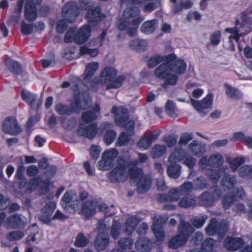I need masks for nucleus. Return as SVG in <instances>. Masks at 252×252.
Here are the masks:
<instances>
[{
  "mask_svg": "<svg viewBox=\"0 0 252 252\" xmlns=\"http://www.w3.org/2000/svg\"><path fill=\"white\" fill-rule=\"evenodd\" d=\"M137 161L130 162L129 160H125L119 158L117 160V165L109 173L108 178L112 183L122 182L127 178L126 169L131 165H137Z\"/></svg>",
  "mask_w": 252,
  "mask_h": 252,
  "instance_id": "obj_6",
  "label": "nucleus"
},
{
  "mask_svg": "<svg viewBox=\"0 0 252 252\" xmlns=\"http://www.w3.org/2000/svg\"><path fill=\"white\" fill-rule=\"evenodd\" d=\"M70 194L69 192L64 193L62 199V205L66 211L74 213L76 211V206L71 203L72 197Z\"/></svg>",
  "mask_w": 252,
  "mask_h": 252,
  "instance_id": "obj_35",
  "label": "nucleus"
},
{
  "mask_svg": "<svg viewBox=\"0 0 252 252\" xmlns=\"http://www.w3.org/2000/svg\"><path fill=\"white\" fill-rule=\"evenodd\" d=\"M208 219L207 215L195 217L192 219V225L196 228H199L202 227L206 220Z\"/></svg>",
  "mask_w": 252,
  "mask_h": 252,
  "instance_id": "obj_60",
  "label": "nucleus"
},
{
  "mask_svg": "<svg viewBox=\"0 0 252 252\" xmlns=\"http://www.w3.org/2000/svg\"><path fill=\"white\" fill-rule=\"evenodd\" d=\"M213 194L208 191L202 192L198 197L199 204L203 206H211L213 205L215 200V197H219L220 196L221 191L217 187H215Z\"/></svg>",
  "mask_w": 252,
  "mask_h": 252,
  "instance_id": "obj_13",
  "label": "nucleus"
},
{
  "mask_svg": "<svg viewBox=\"0 0 252 252\" xmlns=\"http://www.w3.org/2000/svg\"><path fill=\"white\" fill-rule=\"evenodd\" d=\"M238 173L242 177L252 178V165L246 164L241 166L239 169Z\"/></svg>",
  "mask_w": 252,
  "mask_h": 252,
  "instance_id": "obj_54",
  "label": "nucleus"
},
{
  "mask_svg": "<svg viewBox=\"0 0 252 252\" xmlns=\"http://www.w3.org/2000/svg\"><path fill=\"white\" fill-rule=\"evenodd\" d=\"M176 56L173 54H170L167 56L166 61H167L171 73L178 75L184 73L187 68L186 63L181 60H176Z\"/></svg>",
  "mask_w": 252,
  "mask_h": 252,
  "instance_id": "obj_10",
  "label": "nucleus"
},
{
  "mask_svg": "<svg viewBox=\"0 0 252 252\" xmlns=\"http://www.w3.org/2000/svg\"><path fill=\"white\" fill-rule=\"evenodd\" d=\"M89 239L83 233L80 232L77 235L75 242V245L77 247H84L89 243Z\"/></svg>",
  "mask_w": 252,
  "mask_h": 252,
  "instance_id": "obj_57",
  "label": "nucleus"
},
{
  "mask_svg": "<svg viewBox=\"0 0 252 252\" xmlns=\"http://www.w3.org/2000/svg\"><path fill=\"white\" fill-rule=\"evenodd\" d=\"M99 63L97 62H91L86 65L84 72V79L89 80L98 69Z\"/></svg>",
  "mask_w": 252,
  "mask_h": 252,
  "instance_id": "obj_42",
  "label": "nucleus"
},
{
  "mask_svg": "<svg viewBox=\"0 0 252 252\" xmlns=\"http://www.w3.org/2000/svg\"><path fill=\"white\" fill-rule=\"evenodd\" d=\"M118 152L116 149H112L105 151L102 155L101 159L98 162L101 170H108L114 165V159L118 155Z\"/></svg>",
  "mask_w": 252,
  "mask_h": 252,
  "instance_id": "obj_9",
  "label": "nucleus"
},
{
  "mask_svg": "<svg viewBox=\"0 0 252 252\" xmlns=\"http://www.w3.org/2000/svg\"><path fill=\"white\" fill-rule=\"evenodd\" d=\"M25 218L18 214L8 216L5 220V225L7 228L15 229L21 228L25 225Z\"/></svg>",
  "mask_w": 252,
  "mask_h": 252,
  "instance_id": "obj_17",
  "label": "nucleus"
},
{
  "mask_svg": "<svg viewBox=\"0 0 252 252\" xmlns=\"http://www.w3.org/2000/svg\"><path fill=\"white\" fill-rule=\"evenodd\" d=\"M69 107L71 111V114L73 113H79L81 110H85L87 108L82 106L80 99L77 97L74 98L73 101L71 103Z\"/></svg>",
  "mask_w": 252,
  "mask_h": 252,
  "instance_id": "obj_51",
  "label": "nucleus"
},
{
  "mask_svg": "<svg viewBox=\"0 0 252 252\" xmlns=\"http://www.w3.org/2000/svg\"><path fill=\"white\" fill-rule=\"evenodd\" d=\"M28 186V189L31 191L35 189L38 187H40V192L42 194H45L49 190L48 181H44L39 176L30 180Z\"/></svg>",
  "mask_w": 252,
  "mask_h": 252,
  "instance_id": "obj_16",
  "label": "nucleus"
},
{
  "mask_svg": "<svg viewBox=\"0 0 252 252\" xmlns=\"http://www.w3.org/2000/svg\"><path fill=\"white\" fill-rule=\"evenodd\" d=\"M112 113L115 115V123L118 126H121L126 128L127 132L130 134H134V122L133 120L127 121L128 113L126 108L123 107H113Z\"/></svg>",
  "mask_w": 252,
  "mask_h": 252,
  "instance_id": "obj_7",
  "label": "nucleus"
},
{
  "mask_svg": "<svg viewBox=\"0 0 252 252\" xmlns=\"http://www.w3.org/2000/svg\"><path fill=\"white\" fill-rule=\"evenodd\" d=\"M152 144L151 140L145 133L143 136L137 143V146L140 149L147 150L150 148Z\"/></svg>",
  "mask_w": 252,
  "mask_h": 252,
  "instance_id": "obj_59",
  "label": "nucleus"
},
{
  "mask_svg": "<svg viewBox=\"0 0 252 252\" xmlns=\"http://www.w3.org/2000/svg\"><path fill=\"white\" fill-rule=\"evenodd\" d=\"M225 86L226 94L229 97L236 99L242 98V94L239 90L228 85H225Z\"/></svg>",
  "mask_w": 252,
  "mask_h": 252,
  "instance_id": "obj_45",
  "label": "nucleus"
},
{
  "mask_svg": "<svg viewBox=\"0 0 252 252\" xmlns=\"http://www.w3.org/2000/svg\"><path fill=\"white\" fill-rule=\"evenodd\" d=\"M133 135L127 132H123L119 136L117 145L119 146H122L130 143L131 141V137Z\"/></svg>",
  "mask_w": 252,
  "mask_h": 252,
  "instance_id": "obj_52",
  "label": "nucleus"
},
{
  "mask_svg": "<svg viewBox=\"0 0 252 252\" xmlns=\"http://www.w3.org/2000/svg\"><path fill=\"white\" fill-rule=\"evenodd\" d=\"M228 224L224 220L218 221L216 219L211 220L209 224L206 227V233L210 236L216 234L222 237L225 234L228 228Z\"/></svg>",
  "mask_w": 252,
  "mask_h": 252,
  "instance_id": "obj_8",
  "label": "nucleus"
},
{
  "mask_svg": "<svg viewBox=\"0 0 252 252\" xmlns=\"http://www.w3.org/2000/svg\"><path fill=\"white\" fill-rule=\"evenodd\" d=\"M191 152L195 156H201L205 151V147L197 143L196 141H193L189 145Z\"/></svg>",
  "mask_w": 252,
  "mask_h": 252,
  "instance_id": "obj_44",
  "label": "nucleus"
},
{
  "mask_svg": "<svg viewBox=\"0 0 252 252\" xmlns=\"http://www.w3.org/2000/svg\"><path fill=\"white\" fill-rule=\"evenodd\" d=\"M212 101L213 94H208L202 101H198L193 99H190V102L193 107L196 110L200 113L203 112L204 110L211 107Z\"/></svg>",
  "mask_w": 252,
  "mask_h": 252,
  "instance_id": "obj_18",
  "label": "nucleus"
},
{
  "mask_svg": "<svg viewBox=\"0 0 252 252\" xmlns=\"http://www.w3.org/2000/svg\"><path fill=\"white\" fill-rule=\"evenodd\" d=\"M226 168L221 167L219 169H208L206 171V176L210 179L211 182L216 184L217 183L225 171Z\"/></svg>",
  "mask_w": 252,
  "mask_h": 252,
  "instance_id": "obj_34",
  "label": "nucleus"
},
{
  "mask_svg": "<svg viewBox=\"0 0 252 252\" xmlns=\"http://www.w3.org/2000/svg\"><path fill=\"white\" fill-rule=\"evenodd\" d=\"M62 14L65 21L73 23L79 14L76 2L72 1L66 2L62 8Z\"/></svg>",
  "mask_w": 252,
  "mask_h": 252,
  "instance_id": "obj_12",
  "label": "nucleus"
},
{
  "mask_svg": "<svg viewBox=\"0 0 252 252\" xmlns=\"http://www.w3.org/2000/svg\"><path fill=\"white\" fill-rule=\"evenodd\" d=\"M194 231V229L190 223L184 220L181 221L178 227V234L187 240Z\"/></svg>",
  "mask_w": 252,
  "mask_h": 252,
  "instance_id": "obj_25",
  "label": "nucleus"
},
{
  "mask_svg": "<svg viewBox=\"0 0 252 252\" xmlns=\"http://www.w3.org/2000/svg\"><path fill=\"white\" fill-rule=\"evenodd\" d=\"M194 184L196 189L203 190L208 187L206 180L203 177H199L194 180Z\"/></svg>",
  "mask_w": 252,
  "mask_h": 252,
  "instance_id": "obj_62",
  "label": "nucleus"
},
{
  "mask_svg": "<svg viewBox=\"0 0 252 252\" xmlns=\"http://www.w3.org/2000/svg\"><path fill=\"white\" fill-rule=\"evenodd\" d=\"M178 206L183 208H194L197 206L196 198L192 195H184L180 197Z\"/></svg>",
  "mask_w": 252,
  "mask_h": 252,
  "instance_id": "obj_30",
  "label": "nucleus"
},
{
  "mask_svg": "<svg viewBox=\"0 0 252 252\" xmlns=\"http://www.w3.org/2000/svg\"><path fill=\"white\" fill-rule=\"evenodd\" d=\"M245 161L243 158H235L229 161L230 168L232 170L236 171L241 165L245 162Z\"/></svg>",
  "mask_w": 252,
  "mask_h": 252,
  "instance_id": "obj_64",
  "label": "nucleus"
},
{
  "mask_svg": "<svg viewBox=\"0 0 252 252\" xmlns=\"http://www.w3.org/2000/svg\"><path fill=\"white\" fill-rule=\"evenodd\" d=\"M186 153L182 148L176 149L175 151L171 154L168 158V161L171 163H175L182 160L185 158Z\"/></svg>",
  "mask_w": 252,
  "mask_h": 252,
  "instance_id": "obj_40",
  "label": "nucleus"
},
{
  "mask_svg": "<svg viewBox=\"0 0 252 252\" xmlns=\"http://www.w3.org/2000/svg\"><path fill=\"white\" fill-rule=\"evenodd\" d=\"M234 193L230 192L224 195L221 200L223 207L225 209H228L233 204L235 201Z\"/></svg>",
  "mask_w": 252,
  "mask_h": 252,
  "instance_id": "obj_47",
  "label": "nucleus"
},
{
  "mask_svg": "<svg viewBox=\"0 0 252 252\" xmlns=\"http://www.w3.org/2000/svg\"><path fill=\"white\" fill-rule=\"evenodd\" d=\"M236 183V179L234 176L226 174L222 179L220 185L224 190H230L234 188Z\"/></svg>",
  "mask_w": 252,
  "mask_h": 252,
  "instance_id": "obj_38",
  "label": "nucleus"
},
{
  "mask_svg": "<svg viewBox=\"0 0 252 252\" xmlns=\"http://www.w3.org/2000/svg\"><path fill=\"white\" fill-rule=\"evenodd\" d=\"M112 126V124L108 122H105L101 125V128L102 130H107L104 136V141L107 145L112 143L116 137V132L113 130L109 129Z\"/></svg>",
  "mask_w": 252,
  "mask_h": 252,
  "instance_id": "obj_26",
  "label": "nucleus"
},
{
  "mask_svg": "<svg viewBox=\"0 0 252 252\" xmlns=\"http://www.w3.org/2000/svg\"><path fill=\"white\" fill-rule=\"evenodd\" d=\"M166 56H162L158 55H155L151 57L148 61V66L150 68H153L158 64L160 63L166 61Z\"/></svg>",
  "mask_w": 252,
  "mask_h": 252,
  "instance_id": "obj_50",
  "label": "nucleus"
},
{
  "mask_svg": "<svg viewBox=\"0 0 252 252\" xmlns=\"http://www.w3.org/2000/svg\"><path fill=\"white\" fill-rule=\"evenodd\" d=\"M117 75L116 70L109 66H106L96 80L98 85L106 86V89L108 90L112 89H118L121 87L126 80L125 75H120L115 78Z\"/></svg>",
  "mask_w": 252,
  "mask_h": 252,
  "instance_id": "obj_2",
  "label": "nucleus"
},
{
  "mask_svg": "<svg viewBox=\"0 0 252 252\" xmlns=\"http://www.w3.org/2000/svg\"><path fill=\"white\" fill-rule=\"evenodd\" d=\"M24 236L23 231L20 230L13 231L7 233L5 237L10 241H17L22 239Z\"/></svg>",
  "mask_w": 252,
  "mask_h": 252,
  "instance_id": "obj_56",
  "label": "nucleus"
},
{
  "mask_svg": "<svg viewBox=\"0 0 252 252\" xmlns=\"http://www.w3.org/2000/svg\"><path fill=\"white\" fill-rule=\"evenodd\" d=\"M96 206V202L90 200L85 202L81 209L83 215L87 218L92 216L95 213Z\"/></svg>",
  "mask_w": 252,
  "mask_h": 252,
  "instance_id": "obj_31",
  "label": "nucleus"
},
{
  "mask_svg": "<svg viewBox=\"0 0 252 252\" xmlns=\"http://www.w3.org/2000/svg\"><path fill=\"white\" fill-rule=\"evenodd\" d=\"M137 181V190L141 194L147 192L149 189L152 184L151 178L147 175L141 177Z\"/></svg>",
  "mask_w": 252,
  "mask_h": 252,
  "instance_id": "obj_27",
  "label": "nucleus"
},
{
  "mask_svg": "<svg viewBox=\"0 0 252 252\" xmlns=\"http://www.w3.org/2000/svg\"><path fill=\"white\" fill-rule=\"evenodd\" d=\"M55 110L58 114L61 115H70L71 111L70 107L63 103H59L55 106Z\"/></svg>",
  "mask_w": 252,
  "mask_h": 252,
  "instance_id": "obj_53",
  "label": "nucleus"
},
{
  "mask_svg": "<svg viewBox=\"0 0 252 252\" xmlns=\"http://www.w3.org/2000/svg\"><path fill=\"white\" fill-rule=\"evenodd\" d=\"M181 172V166L177 164L171 163L167 168L168 175L173 179L178 178L180 176Z\"/></svg>",
  "mask_w": 252,
  "mask_h": 252,
  "instance_id": "obj_43",
  "label": "nucleus"
},
{
  "mask_svg": "<svg viewBox=\"0 0 252 252\" xmlns=\"http://www.w3.org/2000/svg\"><path fill=\"white\" fill-rule=\"evenodd\" d=\"M158 22L157 19L148 20L144 22L140 27V31L146 34L153 33L157 29Z\"/></svg>",
  "mask_w": 252,
  "mask_h": 252,
  "instance_id": "obj_29",
  "label": "nucleus"
},
{
  "mask_svg": "<svg viewBox=\"0 0 252 252\" xmlns=\"http://www.w3.org/2000/svg\"><path fill=\"white\" fill-rule=\"evenodd\" d=\"M98 131L97 126L92 124L85 127L80 126L77 130V134L80 136H84L89 139H93Z\"/></svg>",
  "mask_w": 252,
  "mask_h": 252,
  "instance_id": "obj_20",
  "label": "nucleus"
},
{
  "mask_svg": "<svg viewBox=\"0 0 252 252\" xmlns=\"http://www.w3.org/2000/svg\"><path fill=\"white\" fill-rule=\"evenodd\" d=\"M187 241V240L178 234L168 242V246L172 249H177L183 247Z\"/></svg>",
  "mask_w": 252,
  "mask_h": 252,
  "instance_id": "obj_37",
  "label": "nucleus"
},
{
  "mask_svg": "<svg viewBox=\"0 0 252 252\" xmlns=\"http://www.w3.org/2000/svg\"><path fill=\"white\" fill-rule=\"evenodd\" d=\"M143 20L140 16V10L137 7L128 8L125 10L123 18L118 26L120 31H126L130 36L137 32L138 25Z\"/></svg>",
  "mask_w": 252,
  "mask_h": 252,
  "instance_id": "obj_1",
  "label": "nucleus"
},
{
  "mask_svg": "<svg viewBox=\"0 0 252 252\" xmlns=\"http://www.w3.org/2000/svg\"><path fill=\"white\" fill-rule=\"evenodd\" d=\"M154 75L157 78L164 80L161 86L164 90H166L169 86L175 85L178 80V76L171 73L167 61L160 64L155 69Z\"/></svg>",
  "mask_w": 252,
  "mask_h": 252,
  "instance_id": "obj_4",
  "label": "nucleus"
},
{
  "mask_svg": "<svg viewBox=\"0 0 252 252\" xmlns=\"http://www.w3.org/2000/svg\"><path fill=\"white\" fill-rule=\"evenodd\" d=\"M85 17L89 23L96 22L105 17L100 10L99 6L93 7L90 10L86 12Z\"/></svg>",
  "mask_w": 252,
  "mask_h": 252,
  "instance_id": "obj_23",
  "label": "nucleus"
},
{
  "mask_svg": "<svg viewBox=\"0 0 252 252\" xmlns=\"http://www.w3.org/2000/svg\"><path fill=\"white\" fill-rule=\"evenodd\" d=\"M105 228L106 225L102 223H100L99 225L97 226V229L99 231H100L101 230H104ZM109 243V238L108 235L100 232L95 238L94 245L98 251H101L104 250L107 247Z\"/></svg>",
  "mask_w": 252,
  "mask_h": 252,
  "instance_id": "obj_14",
  "label": "nucleus"
},
{
  "mask_svg": "<svg viewBox=\"0 0 252 252\" xmlns=\"http://www.w3.org/2000/svg\"><path fill=\"white\" fill-rule=\"evenodd\" d=\"M100 109V106L97 104H95L92 111H87L82 114V121L85 123H92L98 117Z\"/></svg>",
  "mask_w": 252,
  "mask_h": 252,
  "instance_id": "obj_28",
  "label": "nucleus"
},
{
  "mask_svg": "<svg viewBox=\"0 0 252 252\" xmlns=\"http://www.w3.org/2000/svg\"><path fill=\"white\" fill-rule=\"evenodd\" d=\"M152 246V242L145 238H140L135 243L136 249L139 252H149Z\"/></svg>",
  "mask_w": 252,
  "mask_h": 252,
  "instance_id": "obj_36",
  "label": "nucleus"
},
{
  "mask_svg": "<svg viewBox=\"0 0 252 252\" xmlns=\"http://www.w3.org/2000/svg\"><path fill=\"white\" fill-rule=\"evenodd\" d=\"M121 230V223L117 220L114 221L110 231L111 236L113 239H117L119 238Z\"/></svg>",
  "mask_w": 252,
  "mask_h": 252,
  "instance_id": "obj_55",
  "label": "nucleus"
},
{
  "mask_svg": "<svg viewBox=\"0 0 252 252\" xmlns=\"http://www.w3.org/2000/svg\"><path fill=\"white\" fill-rule=\"evenodd\" d=\"M223 162V157L220 154H214L209 158V166L210 167H220Z\"/></svg>",
  "mask_w": 252,
  "mask_h": 252,
  "instance_id": "obj_48",
  "label": "nucleus"
},
{
  "mask_svg": "<svg viewBox=\"0 0 252 252\" xmlns=\"http://www.w3.org/2000/svg\"><path fill=\"white\" fill-rule=\"evenodd\" d=\"M6 65L9 71L15 75H21L23 73V68L21 64L14 60L6 62Z\"/></svg>",
  "mask_w": 252,
  "mask_h": 252,
  "instance_id": "obj_39",
  "label": "nucleus"
},
{
  "mask_svg": "<svg viewBox=\"0 0 252 252\" xmlns=\"http://www.w3.org/2000/svg\"><path fill=\"white\" fill-rule=\"evenodd\" d=\"M165 111L170 117L173 118L178 117L177 108L174 102L170 100H168L166 103Z\"/></svg>",
  "mask_w": 252,
  "mask_h": 252,
  "instance_id": "obj_46",
  "label": "nucleus"
},
{
  "mask_svg": "<svg viewBox=\"0 0 252 252\" xmlns=\"http://www.w3.org/2000/svg\"><path fill=\"white\" fill-rule=\"evenodd\" d=\"M140 221V219L135 216L129 218L125 223L124 231L128 235H131Z\"/></svg>",
  "mask_w": 252,
  "mask_h": 252,
  "instance_id": "obj_32",
  "label": "nucleus"
},
{
  "mask_svg": "<svg viewBox=\"0 0 252 252\" xmlns=\"http://www.w3.org/2000/svg\"><path fill=\"white\" fill-rule=\"evenodd\" d=\"M223 243L226 249L231 251H235L240 249L244 244L242 239L230 237L226 238Z\"/></svg>",
  "mask_w": 252,
  "mask_h": 252,
  "instance_id": "obj_24",
  "label": "nucleus"
},
{
  "mask_svg": "<svg viewBox=\"0 0 252 252\" xmlns=\"http://www.w3.org/2000/svg\"><path fill=\"white\" fill-rule=\"evenodd\" d=\"M252 24V18L248 17L246 14L241 13L240 19L235 21V26L233 28H228L225 29V32L231 35L229 39L235 40L238 42L240 37L247 32V28Z\"/></svg>",
  "mask_w": 252,
  "mask_h": 252,
  "instance_id": "obj_3",
  "label": "nucleus"
},
{
  "mask_svg": "<svg viewBox=\"0 0 252 252\" xmlns=\"http://www.w3.org/2000/svg\"><path fill=\"white\" fill-rule=\"evenodd\" d=\"M56 203L50 202L46 204L41 210L39 216V220L44 224H49L52 220V215L56 208Z\"/></svg>",
  "mask_w": 252,
  "mask_h": 252,
  "instance_id": "obj_15",
  "label": "nucleus"
},
{
  "mask_svg": "<svg viewBox=\"0 0 252 252\" xmlns=\"http://www.w3.org/2000/svg\"><path fill=\"white\" fill-rule=\"evenodd\" d=\"M193 189V185L190 182H185L179 188L171 189L168 194H162L158 196L160 202L175 201L182 196L189 195Z\"/></svg>",
  "mask_w": 252,
  "mask_h": 252,
  "instance_id": "obj_5",
  "label": "nucleus"
},
{
  "mask_svg": "<svg viewBox=\"0 0 252 252\" xmlns=\"http://www.w3.org/2000/svg\"><path fill=\"white\" fill-rule=\"evenodd\" d=\"M129 175L130 178L135 181H137L140 178L144 176L143 171L140 168L136 167H133L129 169Z\"/></svg>",
  "mask_w": 252,
  "mask_h": 252,
  "instance_id": "obj_58",
  "label": "nucleus"
},
{
  "mask_svg": "<svg viewBox=\"0 0 252 252\" xmlns=\"http://www.w3.org/2000/svg\"><path fill=\"white\" fill-rule=\"evenodd\" d=\"M2 129L4 133L12 135H17L22 131L21 126L14 117H9L4 120Z\"/></svg>",
  "mask_w": 252,
  "mask_h": 252,
  "instance_id": "obj_11",
  "label": "nucleus"
},
{
  "mask_svg": "<svg viewBox=\"0 0 252 252\" xmlns=\"http://www.w3.org/2000/svg\"><path fill=\"white\" fill-rule=\"evenodd\" d=\"M90 35V26L84 25L75 33L74 41L78 44H83L88 39Z\"/></svg>",
  "mask_w": 252,
  "mask_h": 252,
  "instance_id": "obj_21",
  "label": "nucleus"
},
{
  "mask_svg": "<svg viewBox=\"0 0 252 252\" xmlns=\"http://www.w3.org/2000/svg\"><path fill=\"white\" fill-rule=\"evenodd\" d=\"M25 18L29 22L37 18V9L32 0H26L24 9Z\"/></svg>",
  "mask_w": 252,
  "mask_h": 252,
  "instance_id": "obj_19",
  "label": "nucleus"
},
{
  "mask_svg": "<svg viewBox=\"0 0 252 252\" xmlns=\"http://www.w3.org/2000/svg\"><path fill=\"white\" fill-rule=\"evenodd\" d=\"M78 10L88 11L94 6L93 3L88 0H79L78 2Z\"/></svg>",
  "mask_w": 252,
  "mask_h": 252,
  "instance_id": "obj_63",
  "label": "nucleus"
},
{
  "mask_svg": "<svg viewBox=\"0 0 252 252\" xmlns=\"http://www.w3.org/2000/svg\"><path fill=\"white\" fill-rule=\"evenodd\" d=\"M21 96L23 100L26 101L30 104V107L32 109L37 110L41 105L42 101L40 100H38L37 102V104H35L36 95L30 92L24 90H22L21 91Z\"/></svg>",
  "mask_w": 252,
  "mask_h": 252,
  "instance_id": "obj_22",
  "label": "nucleus"
},
{
  "mask_svg": "<svg viewBox=\"0 0 252 252\" xmlns=\"http://www.w3.org/2000/svg\"><path fill=\"white\" fill-rule=\"evenodd\" d=\"M215 241L213 239H206L202 243L200 252H211L213 248Z\"/></svg>",
  "mask_w": 252,
  "mask_h": 252,
  "instance_id": "obj_61",
  "label": "nucleus"
},
{
  "mask_svg": "<svg viewBox=\"0 0 252 252\" xmlns=\"http://www.w3.org/2000/svg\"><path fill=\"white\" fill-rule=\"evenodd\" d=\"M129 47L133 50L137 52H143L148 47V43L146 40L142 39H136L129 42Z\"/></svg>",
  "mask_w": 252,
  "mask_h": 252,
  "instance_id": "obj_33",
  "label": "nucleus"
},
{
  "mask_svg": "<svg viewBox=\"0 0 252 252\" xmlns=\"http://www.w3.org/2000/svg\"><path fill=\"white\" fill-rule=\"evenodd\" d=\"M23 9V1L19 2L17 7L15 9L13 14L10 16L8 20V23L11 25H15L17 24L21 17V13Z\"/></svg>",
  "mask_w": 252,
  "mask_h": 252,
  "instance_id": "obj_41",
  "label": "nucleus"
},
{
  "mask_svg": "<svg viewBox=\"0 0 252 252\" xmlns=\"http://www.w3.org/2000/svg\"><path fill=\"white\" fill-rule=\"evenodd\" d=\"M166 151L164 145H155L152 149L151 154L153 158H158L162 156Z\"/></svg>",
  "mask_w": 252,
  "mask_h": 252,
  "instance_id": "obj_49",
  "label": "nucleus"
}]
</instances>
